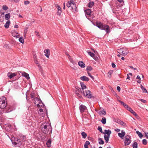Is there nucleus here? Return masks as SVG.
I'll list each match as a JSON object with an SVG mask.
<instances>
[{
	"instance_id": "1",
	"label": "nucleus",
	"mask_w": 148,
	"mask_h": 148,
	"mask_svg": "<svg viewBox=\"0 0 148 148\" xmlns=\"http://www.w3.org/2000/svg\"><path fill=\"white\" fill-rule=\"evenodd\" d=\"M40 128L42 132L46 134H48L51 133L52 128L51 125L47 122H42L40 126Z\"/></svg>"
},
{
	"instance_id": "2",
	"label": "nucleus",
	"mask_w": 148,
	"mask_h": 148,
	"mask_svg": "<svg viewBox=\"0 0 148 148\" xmlns=\"http://www.w3.org/2000/svg\"><path fill=\"white\" fill-rule=\"evenodd\" d=\"M97 27L101 29L105 30L107 33H109L110 32L109 26L103 24L101 22L97 21L96 23Z\"/></svg>"
},
{
	"instance_id": "3",
	"label": "nucleus",
	"mask_w": 148,
	"mask_h": 148,
	"mask_svg": "<svg viewBox=\"0 0 148 148\" xmlns=\"http://www.w3.org/2000/svg\"><path fill=\"white\" fill-rule=\"evenodd\" d=\"M35 99L36 100V101L34 102V103L36 105L37 107L38 108H40L39 109V111H43V110H45L41 108H45L46 110V111H47L46 109L45 108V105L40 99L38 98H35Z\"/></svg>"
},
{
	"instance_id": "4",
	"label": "nucleus",
	"mask_w": 148,
	"mask_h": 148,
	"mask_svg": "<svg viewBox=\"0 0 148 148\" xmlns=\"http://www.w3.org/2000/svg\"><path fill=\"white\" fill-rule=\"evenodd\" d=\"M11 140L12 143L14 145H17V146H20L21 144V141H20V140L19 138L13 137H12Z\"/></svg>"
},
{
	"instance_id": "5",
	"label": "nucleus",
	"mask_w": 148,
	"mask_h": 148,
	"mask_svg": "<svg viewBox=\"0 0 148 148\" xmlns=\"http://www.w3.org/2000/svg\"><path fill=\"white\" fill-rule=\"evenodd\" d=\"M6 98L2 97L0 98V108L3 109L6 106V103H5Z\"/></svg>"
},
{
	"instance_id": "6",
	"label": "nucleus",
	"mask_w": 148,
	"mask_h": 148,
	"mask_svg": "<svg viewBox=\"0 0 148 148\" xmlns=\"http://www.w3.org/2000/svg\"><path fill=\"white\" fill-rule=\"evenodd\" d=\"M118 53L122 56L127 55L129 53V51L126 49L121 48L118 50Z\"/></svg>"
},
{
	"instance_id": "7",
	"label": "nucleus",
	"mask_w": 148,
	"mask_h": 148,
	"mask_svg": "<svg viewBox=\"0 0 148 148\" xmlns=\"http://www.w3.org/2000/svg\"><path fill=\"white\" fill-rule=\"evenodd\" d=\"M82 92L84 95L88 98L90 99L92 97V95L91 92L89 90H83Z\"/></svg>"
},
{
	"instance_id": "8",
	"label": "nucleus",
	"mask_w": 148,
	"mask_h": 148,
	"mask_svg": "<svg viewBox=\"0 0 148 148\" xmlns=\"http://www.w3.org/2000/svg\"><path fill=\"white\" fill-rule=\"evenodd\" d=\"M125 138L124 141L125 145H129L131 142V140L130 139V136L128 135H126L125 137Z\"/></svg>"
},
{
	"instance_id": "9",
	"label": "nucleus",
	"mask_w": 148,
	"mask_h": 148,
	"mask_svg": "<svg viewBox=\"0 0 148 148\" xmlns=\"http://www.w3.org/2000/svg\"><path fill=\"white\" fill-rule=\"evenodd\" d=\"M55 7H56L58 10L57 12V15H60L62 12V10H61V7L59 5H58V4L56 5Z\"/></svg>"
},
{
	"instance_id": "10",
	"label": "nucleus",
	"mask_w": 148,
	"mask_h": 148,
	"mask_svg": "<svg viewBox=\"0 0 148 148\" xmlns=\"http://www.w3.org/2000/svg\"><path fill=\"white\" fill-rule=\"evenodd\" d=\"M74 1L73 0H71L69 1L66 4V6L68 8H71V6L73 5V4L74 3Z\"/></svg>"
},
{
	"instance_id": "11",
	"label": "nucleus",
	"mask_w": 148,
	"mask_h": 148,
	"mask_svg": "<svg viewBox=\"0 0 148 148\" xmlns=\"http://www.w3.org/2000/svg\"><path fill=\"white\" fill-rule=\"evenodd\" d=\"M35 94L34 92H32L30 94V96L31 98L32 99V100H34V102L36 101L35 98H38L36 97H35Z\"/></svg>"
},
{
	"instance_id": "12",
	"label": "nucleus",
	"mask_w": 148,
	"mask_h": 148,
	"mask_svg": "<svg viewBox=\"0 0 148 148\" xmlns=\"http://www.w3.org/2000/svg\"><path fill=\"white\" fill-rule=\"evenodd\" d=\"M121 133H118V136L122 139H123L124 136L125 134V133L123 130L121 131Z\"/></svg>"
},
{
	"instance_id": "13",
	"label": "nucleus",
	"mask_w": 148,
	"mask_h": 148,
	"mask_svg": "<svg viewBox=\"0 0 148 148\" xmlns=\"http://www.w3.org/2000/svg\"><path fill=\"white\" fill-rule=\"evenodd\" d=\"M18 137L20 140V141L22 142L24 141L26 139V136L22 135H19Z\"/></svg>"
},
{
	"instance_id": "14",
	"label": "nucleus",
	"mask_w": 148,
	"mask_h": 148,
	"mask_svg": "<svg viewBox=\"0 0 148 148\" xmlns=\"http://www.w3.org/2000/svg\"><path fill=\"white\" fill-rule=\"evenodd\" d=\"M80 84L82 89L79 88V91L82 92L83 90L86 88V86L83 82H81Z\"/></svg>"
},
{
	"instance_id": "15",
	"label": "nucleus",
	"mask_w": 148,
	"mask_h": 148,
	"mask_svg": "<svg viewBox=\"0 0 148 148\" xmlns=\"http://www.w3.org/2000/svg\"><path fill=\"white\" fill-rule=\"evenodd\" d=\"M7 75L9 78L11 79L12 78L16 76V74L15 73H9Z\"/></svg>"
},
{
	"instance_id": "16",
	"label": "nucleus",
	"mask_w": 148,
	"mask_h": 148,
	"mask_svg": "<svg viewBox=\"0 0 148 148\" xmlns=\"http://www.w3.org/2000/svg\"><path fill=\"white\" fill-rule=\"evenodd\" d=\"M44 52L46 54H45V56L47 58H49V55H50V51L49 49H47L45 50L44 51Z\"/></svg>"
},
{
	"instance_id": "17",
	"label": "nucleus",
	"mask_w": 148,
	"mask_h": 148,
	"mask_svg": "<svg viewBox=\"0 0 148 148\" xmlns=\"http://www.w3.org/2000/svg\"><path fill=\"white\" fill-rule=\"evenodd\" d=\"M80 111H84L87 110L86 107L84 105H81L79 107Z\"/></svg>"
},
{
	"instance_id": "18",
	"label": "nucleus",
	"mask_w": 148,
	"mask_h": 148,
	"mask_svg": "<svg viewBox=\"0 0 148 148\" xmlns=\"http://www.w3.org/2000/svg\"><path fill=\"white\" fill-rule=\"evenodd\" d=\"M116 122L123 126H125L126 125L125 123L120 119H118Z\"/></svg>"
},
{
	"instance_id": "19",
	"label": "nucleus",
	"mask_w": 148,
	"mask_h": 148,
	"mask_svg": "<svg viewBox=\"0 0 148 148\" xmlns=\"http://www.w3.org/2000/svg\"><path fill=\"white\" fill-rule=\"evenodd\" d=\"M105 132H103V134H107V136H110V134H111V131L109 130H104Z\"/></svg>"
},
{
	"instance_id": "20",
	"label": "nucleus",
	"mask_w": 148,
	"mask_h": 148,
	"mask_svg": "<svg viewBox=\"0 0 148 148\" xmlns=\"http://www.w3.org/2000/svg\"><path fill=\"white\" fill-rule=\"evenodd\" d=\"M4 14V12L0 13V21L3 22L4 21V16H3Z\"/></svg>"
},
{
	"instance_id": "21",
	"label": "nucleus",
	"mask_w": 148,
	"mask_h": 148,
	"mask_svg": "<svg viewBox=\"0 0 148 148\" xmlns=\"http://www.w3.org/2000/svg\"><path fill=\"white\" fill-rule=\"evenodd\" d=\"M80 79L82 81H86V82L88 81L89 80V79L85 76H83L81 77Z\"/></svg>"
},
{
	"instance_id": "22",
	"label": "nucleus",
	"mask_w": 148,
	"mask_h": 148,
	"mask_svg": "<svg viewBox=\"0 0 148 148\" xmlns=\"http://www.w3.org/2000/svg\"><path fill=\"white\" fill-rule=\"evenodd\" d=\"M78 64L81 68H84L85 67V64L82 61H79L78 63Z\"/></svg>"
},
{
	"instance_id": "23",
	"label": "nucleus",
	"mask_w": 148,
	"mask_h": 148,
	"mask_svg": "<svg viewBox=\"0 0 148 148\" xmlns=\"http://www.w3.org/2000/svg\"><path fill=\"white\" fill-rule=\"evenodd\" d=\"M123 105L129 111H133L130 107L125 103L124 104H123Z\"/></svg>"
},
{
	"instance_id": "24",
	"label": "nucleus",
	"mask_w": 148,
	"mask_h": 148,
	"mask_svg": "<svg viewBox=\"0 0 148 148\" xmlns=\"http://www.w3.org/2000/svg\"><path fill=\"white\" fill-rule=\"evenodd\" d=\"M71 9H72L73 11H76L77 9V8L76 7V5L75 3L73 4L71 6Z\"/></svg>"
},
{
	"instance_id": "25",
	"label": "nucleus",
	"mask_w": 148,
	"mask_h": 148,
	"mask_svg": "<svg viewBox=\"0 0 148 148\" xmlns=\"http://www.w3.org/2000/svg\"><path fill=\"white\" fill-rule=\"evenodd\" d=\"M51 139H49L47 141L46 144L47 147H50L51 146Z\"/></svg>"
},
{
	"instance_id": "26",
	"label": "nucleus",
	"mask_w": 148,
	"mask_h": 148,
	"mask_svg": "<svg viewBox=\"0 0 148 148\" xmlns=\"http://www.w3.org/2000/svg\"><path fill=\"white\" fill-rule=\"evenodd\" d=\"M110 136H107L106 134H104V139L105 140L106 143H108L109 140V138H110Z\"/></svg>"
},
{
	"instance_id": "27",
	"label": "nucleus",
	"mask_w": 148,
	"mask_h": 148,
	"mask_svg": "<svg viewBox=\"0 0 148 148\" xmlns=\"http://www.w3.org/2000/svg\"><path fill=\"white\" fill-rule=\"evenodd\" d=\"M91 11L90 9H88L87 10H86L85 11L86 14L88 15H90V17H91Z\"/></svg>"
},
{
	"instance_id": "28",
	"label": "nucleus",
	"mask_w": 148,
	"mask_h": 148,
	"mask_svg": "<svg viewBox=\"0 0 148 148\" xmlns=\"http://www.w3.org/2000/svg\"><path fill=\"white\" fill-rule=\"evenodd\" d=\"M27 79H28L30 78L29 75L28 74L26 73H24L22 74Z\"/></svg>"
},
{
	"instance_id": "29",
	"label": "nucleus",
	"mask_w": 148,
	"mask_h": 148,
	"mask_svg": "<svg viewBox=\"0 0 148 148\" xmlns=\"http://www.w3.org/2000/svg\"><path fill=\"white\" fill-rule=\"evenodd\" d=\"M86 70L87 71V73L91 71L92 70V68L91 66H87L86 67Z\"/></svg>"
},
{
	"instance_id": "30",
	"label": "nucleus",
	"mask_w": 148,
	"mask_h": 148,
	"mask_svg": "<svg viewBox=\"0 0 148 148\" xmlns=\"http://www.w3.org/2000/svg\"><path fill=\"white\" fill-rule=\"evenodd\" d=\"M99 141V143L100 145H103L104 144V141L100 138H99L98 139Z\"/></svg>"
},
{
	"instance_id": "31",
	"label": "nucleus",
	"mask_w": 148,
	"mask_h": 148,
	"mask_svg": "<svg viewBox=\"0 0 148 148\" xmlns=\"http://www.w3.org/2000/svg\"><path fill=\"white\" fill-rule=\"evenodd\" d=\"M10 23V21H7L4 25V27L6 28H8L9 27Z\"/></svg>"
},
{
	"instance_id": "32",
	"label": "nucleus",
	"mask_w": 148,
	"mask_h": 148,
	"mask_svg": "<svg viewBox=\"0 0 148 148\" xmlns=\"http://www.w3.org/2000/svg\"><path fill=\"white\" fill-rule=\"evenodd\" d=\"M81 135L82 136V138H85L87 136V134L84 132H83L81 133Z\"/></svg>"
},
{
	"instance_id": "33",
	"label": "nucleus",
	"mask_w": 148,
	"mask_h": 148,
	"mask_svg": "<svg viewBox=\"0 0 148 148\" xmlns=\"http://www.w3.org/2000/svg\"><path fill=\"white\" fill-rule=\"evenodd\" d=\"M90 144V143L88 141H86L85 142V143L84 145V147L85 148H88V145H89Z\"/></svg>"
},
{
	"instance_id": "34",
	"label": "nucleus",
	"mask_w": 148,
	"mask_h": 148,
	"mask_svg": "<svg viewBox=\"0 0 148 148\" xmlns=\"http://www.w3.org/2000/svg\"><path fill=\"white\" fill-rule=\"evenodd\" d=\"M141 88L142 90H143V92H147V91L145 88H144V87L142 85L141 86Z\"/></svg>"
},
{
	"instance_id": "35",
	"label": "nucleus",
	"mask_w": 148,
	"mask_h": 148,
	"mask_svg": "<svg viewBox=\"0 0 148 148\" xmlns=\"http://www.w3.org/2000/svg\"><path fill=\"white\" fill-rule=\"evenodd\" d=\"M131 113L135 116L138 119L139 118V116L135 112H130Z\"/></svg>"
},
{
	"instance_id": "36",
	"label": "nucleus",
	"mask_w": 148,
	"mask_h": 148,
	"mask_svg": "<svg viewBox=\"0 0 148 148\" xmlns=\"http://www.w3.org/2000/svg\"><path fill=\"white\" fill-rule=\"evenodd\" d=\"M10 15L9 13L6 14L5 15V18L6 20H8L10 18Z\"/></svg>"
},
{
	"instance_id": "37",
	"label": "nucleus",
	"mask_w": 148,
	"mask_h": 148,
	"mask_svg": "<svg viewBox=\"0 0 148 148\" xmlns=\"http://www.w3.org/2000/svg\"><path fill=\"white\" fill-rule=\"evenodd\" d=\"M136 132L137 134L138 135V136L140 137V138H141L142 137L143 135L140 132H139L138 131H137Z\"/></svg>"
},
{
	"instance_id": "38",
	"label": "nucleus",
	"mask_w": 148,
	"mask_h": 148,
	"mask_svg": "<svg viewBox=\"0 0 148 148\" xmlns=\"http://www.w3.org/2000/svg\"><path fill=\"white\" fill-rule=\"evenodd\" d=\"M27 29L28 28H26L25 29H24V33H23V36H24V37L25 38H26V34L27 33Z\"/></svg>"
},
{
	"instance_id": "39",
	"label": "nucleus",
	"mask_w": 148,
	"mask_h": 148,
	"mask_svg": "<svg viewBox=\"0 0 148 148\" xmlns=\"http://www.w3.org/2000/svg\"><path fill=\"white\" fill-rule=\"evenodd\" d=\"M133 148H137L138 147L137 143L136 142H134L132 145Z\"/></svg>"
},
{
	"instance_id": "40",
	"label": "nucleus",
	"mask_w": 148,
	"mask_h": 148,
	"mask_svg": "<svg viewBox=\"0 0 148 148\" xmlns=\"http://www.w3.org/2000/svg\"><path fill=\"white\" fill-rule=\"evenodd\" d=\"M94 2H90L88 4V7L90 8L92 7L94 5Z\"/></svg>"
},
{
	"instance_id": "41",
	"label": "nucleus",
	"mask_w": 148,
	"mask_h": 148,
	"mask_svg": "<svg viewBox=\"0 0 148 148\" xmlns=\"http://www.w3.org/2000/svg\"><path fill=\"white\" fill-rule=\"evenodd\" d=\"M19 41L21 43L23 44L24 42V40L23 39V37H20L19 39Z\"/></svg>"
},
{
	"instance_id": "42",
	"label": "nucleus",
	"mask_w": 148,
	"mask_h": 148,
	"mask_svg": "<svg viewBox=\"0 0 148 148\" xmlns=\"http://www.w3.org/2000/svg\"><path fill=\"white\" fill-rule=\"evenodd\" d=\"M101 121L102 123L103 124H105L106 123V118L103 117L102 118V120H101Z\"/></svg>"
},
{
	"instance_id": "43",
	"label": "nucleus",
	"mask_w": 148,
	"mask_h": 148,
	"mask_svg": "<svg viewBox=\"0 0 148 148\" xmlns=\"http://www.w3.org/2000/svg\"><path fill=\"white\" fill-rule=\"evenodd\" d=\"M87 52L88 53V54L91 57H93L94 56L95 54L93 53L90 51H88Z\"/></svg>"
},
{
	"instance_id": "44",
	"label": "nucleus",
	"mask_w": 148,
	"mask_h": 148,
	"mask_svg": "<svg viewBox=\"0 0 148 148\" xmlns=\"http://www.w3.org/2000/svg\"><path fill=\"white\" fill-rule=\"evenodd\" d=\"M98 114L100 116L104 115L106 114V112H98Z\"/></svg>"
},
{
	"instance_id": "45",
	"label": "nucleus",
	"mask_w": 148,
	"mask_h": 148,
	"mask_svg": "<svg viewBox=\"0 0 148 148\" xmlns=\"http://www.w3.org/2000/svg\"><path fill=\"white\" fill-rule=\"evenodd\" d=\"M97 129L99 131L101 132V133H103V132L102 131V129L101 127L100 126H98L97 128Z\"/></svg>"
},
{
	"instance_id": "46",
	"label": "nucleus",
	"mask_w": 148,
	"mask_h": 148,
	"mask_svg": "<svg viewBox=\"0 0 148 148\" xmlns=\"http://www.w3.org/2000/svg\"><path fill=\"white\" fill-rule=\"evenodd\" d=\"M142 143L144 145H146L147 143V140L145 139H143L142 140Z\"/></svg>"
},
{
	"instance_id": "47",
	"label": "nucleus",
	"mask_w": 148,
	"mask_h": 148,
	"mask_svg": "<svg viewBox=\"0 0 148 148\" xmlns=\"http://www.w3.org/2000/svg\"><path fill=\"white\" fill-rule=\"evenodd\" d=\"M88 75L92 79H94V78L93 76L89 72L87 73Z\"/></svg>"
},
{
	"instance_id": "48",
	"label": "nucleus",
	"mask_w": 148,
	"mask_h": 148,
	"mask_svg": "<svg viewBox=\"0 0 148 148\" xmlns=\"http://www.w3.org/2000/svg\"><path fill=\"white\" fill-rule=\"evenodd\" d=\"M3 9L5 10H6L8 9V7L6 5H3Z\"/></svg>"
},
{
	"instance_id": "49",
	"label": "nucleus",
	"mask_w": 148,
	"mask_h": 148,
	"mask_svg": "<svg viewBox=\"0 0 148 148\" xmlns=\"http://www.w3.org/2000/svg\"><path fill=\"white\" fill-rule=\"evenodd\" d=\"M29 1H25L24 2V4L25 5H27L29 4Z\"/></svg>"
},
{
	"instance_id": "50",
	"label": "nucleus",
	"mask_w": 148,
	"mask_h": 148,
	"mask_svg": "<svg viewBox=\"0 0 148 148\" xmlns=\"http://www.w3.org/2000/svg\"><path fill=\"white\" fill-rule=\"evenodd\" d=\"M140 100L142 102L144 103H146V101L144 99H140Z\"/></svg>"
},
{
	"instance_id": "51",
	"label": "nucleus",
	"mask_w": 148,
	"mask_h": 148,
	"mask_svg": "<svg viewBox=\"0 0 148 148\" xmlns=\"http://www.w3.org/2000/svg\"><path fill=\"white\" fill-rule=\"evenodd\" d=\"M113 73V71H110L108 73V74H109L110 75H111Z\"/></svg>"
},
{
	"instance_id": "52",
	"label": "nucleus",
	"mask_w": 148,
	"mask_h": 148,
	"mask_svg": "<svg viewBox=\"0 0 148 148\" xmlns=\"http://www.w3.org/2000/svg\"><path fill=\"white\" fill-rule=\"evenodd\" d=\"M69 60L71 62H72L73 63V59L71 58V57L70 56V57H69Z\"/></svg>"
},
{
	"instance_id": "53",
	"label": "nucleus",
	"mask_w": 148,
	"mask_h": 148,
	"mask_svg": "<svg viewBox=\"0 0 148 148\" xmlns=\"http://www.w3.org/2000/svg\"><path fill=\"white\" fill-rule=\"evenodd\" d=\"M145 135L147 138H148V133L145 132Z\"/></svg>"
},
{
	"instance_id": "54",
	"label": "nucleus",
	"mask_w": 148,
	"mask_h": 148,
	"mask_svg": "<svg viewBox=\"0 0 148 148\" xmlns=\"http://www.w3.org/2000/svg\"><path fill=\"white\" fill-rule=\"evenodd\" d=\"M117 90L119 91H120V90H121V88H120V87L119 86H118L117 87Z\"/></svg>"
},
{
	"instance_id": "55",
	"label": "nucleus",
	"mask_w": 148,
	"mask_h": 148,
	"mask_svg": "<svg viewBox=\"0 0 148 148\" xmlns=\"http://www.w3.org/2000/svg\"><path fill=\"white\" fill-rule=\"evenodd\" d=\"M112 66L113 68H114L116 66L115 64L113 63L112 64Z\"/></svg>"
},
{
	"instance_id": "56",
	"label": "nucleus",
	"mask_w": 148,
	"mask_h": 148,
	"mask_svg": "<svg viewBox=\"0 0 148 148\" xmlns=\"http://www.w3.org/2000/svg\"><path fill=\"white\" fill-rule=\"evenodd\" d=\"M130 67L131 69H133L134 70H135L136 69L137 70V69L136 68H134L133 66H130Z\"/></svg>"
},
{
	"instance_id": "57",
	"label": "nucleus",
	"mask_w": 148,
	"mask_h": 148,
	"mask_svg": "<svg viewBox=\"0 0 148 148\" xmlns=\"http://www.w3.org/2000/svg\"><path fill=\"white\" fill-rule=\"evenodd\" d=\"M115 130L116 132H119L120 131V130L118 128H116L115 129Z\"/></svg>"
},
{
	"instance_id": "58",
	"label": "nucleus",
	"mask_w": 148,
	"mask_h": 148,
	"mask_svg": "<svg viewBox=\"0 0 148 148\" xmlns=\"http://www.w3.org/2000/svg\"><path fill=\"white\" fill-rule=\"evenodd\" d=\"M119 101L122 105H123V104H124V103L121 101L119 100Z\"/></svg>"
},
{
	"instance_id": "59",
	"label": "nucleus",
	"mask_w": 148,
	"mask_h": 148,
	"mask_svg": "<svg viewBox=\"0 0 148 148\" xmlns=\"http://www.w3.org/2000/svg\"><path fill=\"white\" fill-rule=\"evenodd\" d=\"M65 54L67 55L68 57H70V56L69 54L68 53V52H66L65 53Z\"/></svg>"
},
{
	"instance_id": "60",
	"label": "nucleus",
	"mask_w": 148,
	"mask_h": 148,
	"mask_svg": "<svg viewBox=\"0 0 148 148\" xmlns=\"http://www.w3.org/2000/svg\"><path fill=\"white\" fill-rule=\"evenodd\" d=\"M127 77L126 78V79H130V76H129V74H127Z\"/></svg>"
},
{
	"instance_id": "61",
	"label": "nucleus",
	"mask_w": 148,
	"mask_h": 148,
	"mask_svg": "<svg viewBox=\"0 0 148 148\" xmlns=\"http://www.w3.org/2000/svg\"><path fill=\"white\" fill-rule=\"evenodd\" d=\"M136 79H139L140 80H141V78H140V77L139 75H138L137 76Z\"/></svg>"
},
{
	"instance_id": "62",
	"label": "nucleus",
	"mask_w": 148,
	"mask_h": 148,
	"mask_svg": "<svg viewBox=\"0 0 148 148\" xmlns=\"http://www.w3.org/2000/svg\"><path fill=\"white\" fill-rule=\"evenodd\" d=\"M36 35L37 36H39V32H38L36 31Z\"/></svg>"
},
{
	"instance_id": "63",
	"label": "nucleus",
	"mask_w": 148,
	"mask_h": 148,
	"mask_svg": "<svg viewBox=\"0 0 148 148\" xmlns=\"http://www.w3.org/2000/svg\"><path fill=\"white\" fill-rule=\"evenodd\" d=\"M35 62V63L36 64H38L39 63H38V60H35V61H34Z\"/></svg>"
},
{
	"instance_id": "64",
	"label": "nucleus",
	"mask_w": 148,
	"mask_h": 148,
	"mask_svg": "<svg viewBox=\"0 0 148 148\" xmlns=\"http://www.w3.org/2000/svg\"><path fill=\"white\" fill-rule=\"evenodd\" d=\"M14 27L17 28L18 27V26L17 25H15L14 26Z\"/></svg>"
}]
</instances>
